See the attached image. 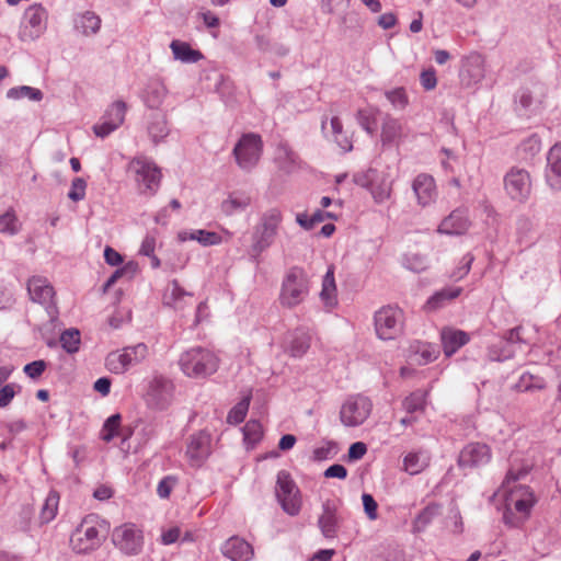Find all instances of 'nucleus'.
I'll use <instances>...</instances> for the list:
<instances>
[{
	"mask_svg": "<svg viewBox=\"0 0 561 561\" xmlns=\"http://www.w3.org/2000/svg\"><path fill=\"white\" fill-rule=\"evenodd\" d=\"M27 291L31 299L41 305L49 304L55 296L53 286L42 276H33L28 279Z\"/></svg>",
	"mask_w": 561,
	"mask_h": 561,
	"instance_id": "24",
	"label": "nucleus"
},
{
	"mask_svg": "<svg viewBox=\"0 0 561 561\" xmlns=\"http://www.w3.org/2000/svg\"><path fill=\"white\" fill-rule=\"evenodd\" d=\"M309 294V280L305 271L298 266L286 273L279 293V304L285 308L300 305Z\"/></svg>",
	"mask_w": 561,
	"mask_h": 561,
	"instance_id": "4",
	"label": "nucleus"
},
{
	"mask_svg": "<svg viewBox=\"0 0 561 561\" xmlns=\"http://www.w3.org/2000/svg\"><path fill=\"white\" fill-rule=\"evenodd\" d=\"M172 391L173 386L168 379L156 377L148 386L146 402L152 409L163 410L171 402Z\"/></svg>",
	"mask_w": 561,
	"mask_h": 561,
	"instance_id": "15",
	"label": "nucleus"
},
{
	"mask_svg": "<svg viewBox=\"0 0 561 561\" xmlns=\"http://www.w3.org/2000/svg\"><path fill=\"white\" fill-rule=\"evenodd\" d=\"M148 354V347L144 343L124 347L121 351L111 352L105 358L106 368L113 374H124L130 367L141 363Z\"/></svg>",
	"mask_w": 561,
	"mask_h": 561,
	"instance_id": "7",
	"label": "nucleus"
},
{
	"mask_svg": "<svg viewBox=\"0 0 561 561\" xmlns=\"http://www.w3.org/2000/svg\"><path fill=\"white\" fill-rule=\"evenodd\" d=\"M371 401L362 394L350 397L340 411L341 422L348 427L362 425L370 415Z\"/></svg>",
	"mask_w": 561,
	"mask_h": 561,
	"instance_id": "11",
	"label": "nucleus"
},
{
	"mask_svg": "<svg viewBox=\"0 0 561 561\" xmlns=\"http://www.w3.org/2000/svg\"><path fill=\"white\" fill-rule=\"evenodd\" d=\"M473 260H474V257L470 253H467L466 255H463L460 261V265L451 274V277H454L455 279L463 278L469 273Z\"/></svg>",
	"mask_w": 561,
	"mask_h": 561,
	"instance_id": "58",
	"label": "nucleus"
},
{
	"mask_svg": "<svg viewBox=\"0 0 561 561\" xmlns=\"http://www.w3.org/2000/svg\"><path fill=\"white\" fill-rule=\"evenodd\" d=\"M386 98L394 107L400 110L404 108L409 103L408 95L403 88H397L386 92Z\"/></svg>",
	"mask_w": 561,
	"mask_h": 561,
	"instance_id": "51",
	"label": "nucleus"
},
{
	"mask_svg": "<svg viewBox=\"0 0 561 561\" xmlns=\"http://www.w3.org/2000/svg\"><path fill=\"white\" fill-rule=\"evenodd\" d=\"M279 168L289 173L297 167L298 156L287 145H280L277 148V157Z\"/></svg>",
	"mask_w": 561,
	"mask_h": 561,
	"instance_id": "40",
	"label": "nucleus"
},
{
	"mask_svg": "<svg viewBox=\"0 0 561 561\" xmlns=\"http://www.w3.org/2000/svg\"><path fill=\"white\" fill-rule=\"evenodd\" d=\"M485 76L484 58L478 53L470 54L463 61L460 72L461 81L470 87L480 82Z\"/></svg>",
	"mask_w": 561,
	"mask_h": 561,
	"instance_id": "19",
	"label": "nucleus"
},
{
	"mask_svg": "<svg viewBox=\"0 0 561 561\" xmlns=\"http://www.w3.org/2000/svg\"><path fill=\"white\" fill-rule=\"evenodd\" d=\"M332 136L336 145L344 151L350 152L353 149V142L343 131V124L337 116H333L330 121Z\"/></svg>",
	"mask_w": 561,
	"mask_h": 561,
	"instance_id": "43",
	"label": "nucleus"
},
{
	"mask_svg": "<svg viewBox=\"0 0 561 561\" xmlns=\"http://www.w3.org/2000/svg\"><path fill=\"white\" fill-rule=\"evenodd\" d=\"M546 179L550 187L561 190V144H556L548 152Z\"/></svg>",
	"mask_w": 561,
	"mask_h": 561,
	"instance_id": "26",
	"label": "nucleus"
},
{
	"mask_svg": "<svg viewBox=\"0 0 561 561\" xmlns=\"http://www.w3.org/2000/svg\"><path fill=\"white\" fill-rule=\"evenodd\" d=\"M251 204V197L243 192H233L221 203V210L231 216L237 211L244 210Z\"/></svg>",
	"mask_w": 561,
	"mask_h": 561,
	"instance_id": "33",
	"label": "nucleus"
},
{
	"mask_svg": "<svg viewBox=\"0 0 561 561\" xmlns=\"http://www.w3.org/2000/svg\"><path fill=\"white\" fill-rule=\"evenodd\" d=\"M250 398H244L238 402L228 413L227 422L229 424H240L243 422L249 410Z\"/></svg>",
	"mask_w": 561,
	"mask_h": 561,
	"instance_id": "49",
	"label": "nucleus"
},
{
	"mask_svg": "<svg viewBox=\"0 0 561 561\" xmlns=\"http://www.w3.org/2000/svg\"><path fill=\"white\" fill-rule=\"evenodd\" d=\"M514 350L510 348V342L501 341L491 344L488 348V358L493 362H502L513 356Z\"/></svg>",
	"mask_w": 561,
	"mask_h": 561,
	"instance_id": "45",
	"label": "nucleus"
},
{
	"mask_svg": "<svg viewBox=\"0 0 561 561\" xmlns=\"http://www.w3.org/2000/svg\"><path fill=\"white\" fill-rule=\"evenodd\" d=\"M430 463V457L422 453H409L403 459V468L410 474H417Z\"/></svg>",
	"mask_w": 561,
	"mask_h": 561,
	"instance_id": "38",
	"label": "nucleus"
},
{
	"mask_svg": "<svg viewBox=\"0 0 561 561\" xmlns=\"http://www.w3.org/2000/svg\"><path fill=\"white\" fill-rule=\"evenodd\" d=\"M58 504L59 494L56 491H50L41 508L39 519L42 523L47 524L56 517L58 512Z\"/></svg>",
	"mask_w": 561,
	"mask_h": 561,
	"instance_id": "42",
	"label": "nucleus"
},
{
	"mask_svg": "<svg viewBox=\"0 0 561 561\" xmlns=\"http://www.w3.org/2000/svg\"><path fill=\"white\" fill-rule=\"evenodd\" d=\"M320 299L327 308H333L337 305L336 285L334 278V267L330 266L322 279V289Z\"/></svg>",
	"mask_w": 561,
	"mask_h": 561,
	"instance_id": "30",
	"label": "nucleus"
},
{
	"mask_svg": "<svg viewBox=\"0 0 561 561\" xmlns=\"http://www.w3.org/2000/svg\"><path fill=\"white\" fill-rule=\"evenodd\" d=\"M492 458L489 445L480 442L467 444L459 453L457 463L460 469H476L490 462Z\"/></svg>",
	"mask_w": 561,
	"mask_h": 561,
	"instance_id": "13",
	"label": "nucleus"
},
{
	"mask_svg": "<svg viewBox=\"0 0 561 561\" xmlns=\"http://www.w3.org/2000/svg\"><path fill=\"white\" fill-rule=\"evenodd\" d=\"M525 472L526 469L524 467L518 469L516 473L513 470H508L503 483L505 502L503 519L505 524L514 527L522 526L526 516V490L523 485L511 486V483L519 480Z\"/></svg>",
	"mask_w": 561,
	"mask_h": 561,
	"instance_id": "1",
	"label": "nucleus"
},
{
	"mask_svg": "<svg viewBox=\"0 0 561 561\" xmlns=\"http://www.w3.org/2000/svg\"><path fill=\"white\" fill-rule=\"evenodd\" d=\"M275 493L284 512L290 516L299 514L302 503L300 491L290 474L285 470L277 473Z\"/></svg>",
	"mask_w": 561,
	"mask_h": 561,
	"instance_id": "8",
	"label": "nucleus"
},
{
	"mask_svg": "<svg viewBox=\"0 0 561 561\" xmlns=\"http://www.w3.org/2000/svg\"><path fill=\"white\" fill-rule=\"evenodd\" d=\"M221 552L231 561H250L254 556L252 546L238 536L230 537L222 545Z\"/></svg>",
	"mask_w": 561,
	"mask_h": 561,
	"instance_id": "21",
	"label": "nucleus"
},
{
	"mask_svg": "<svg viewBox=\"0 0 561 561\" xmlns=\"http://www.w3.org/2000/svg\"><path fill=\"white\" fill-rule=\"evenodd\" d=\"M60 343L62 348L69 353L73 354L79 351L80 345V332L77 329H68L65 330L60 335Z\"/></svg>",
	"mask_w": 561,
	"mask_h": 561,
	"instance_id": "48",
	"label": "nucleus"
},
{
	"mask_svg": "<svg viewBox=\"0 0 561 561\" xmlns=\"http://www.w3.org/2000/svg\"><path fill=\"white\" fill-rule=\"evenodd\" d=\"M114 545L126 554H137L141 550L142 536L134 525H123L113 533Z\"/></svg>",
	"mask_w": 561,
	"mask_h": 561,
	"instance_id": "16",
	"label": "nucleus"
},
{
	"mask_svg": "<svg viewBox=\"0 0 561 561\" xmlns=\"http://www.w3.org/2000/svg\"><path fill=\"white\" fill-rule=\"evenodd\" d=\"M310 343V334L305 330L298 329L293 333L287 351L291 357H301L309 350Z\"/></svg>",
	"mask_w": 561,
	"mask_h": 561,
	"instance_id": "32",
	"label": "nucleus"
},
{
	"mask_svg": "<svg viewBox=\"0 0 561 561\" xmlns=\"http://www.w3.org/2000/svg\"><path fill=\"white\" fill-rule=\"evenodd\" d=\"M370 191H371V194H373L375 201L377 203H382L383 201L389 198L391 188L389 185L383 184L379 187L373 186Z\"/></svg>",
	"mask_w": 561,
	"mask_h": 561,
	"instance_id": "64",
	"label": "nucleus"
},
{
	"mask_svg": "<svg viewBox=\"0 0 561 561\" xmlns=\"http://www.w3.org/2000/svg\"><path fill=\"white\" fill-rule=\"evenodd\" d=\"M104 259L105 262L111 266H117L123 263V256L108 245L104 250Z\"/></svg>",
	"mask_w": 561,
	"mask_h": 561,
	"instance_id": "63",
	"label": "nucleus"
},
{
	"mask_svg": "<svg viewBox=\"0 0 561 561\" xmlns=\"http://www.w3.org/2000/svg\"><path fill=\"white\" fill-rule=\"evenodd\" d=\"M173 57L184 64H196L203 59L199 50L193 49L186 42L173 39L170 44Z\"/></svg>",
	"mask_w": 561,
	"mask_h": 561,
	"instance_id": "29",
	"label": "nucleus"
},
{
	"mask_svg": "<svg viewBox=\"0 0 561 561\" xmlns=\"http://www.w3.org/2000/svg\"><path fill=\"white\" fill-rule=\"evenodd\" d=\"M7 98L13 99V100L27 98L32 101H42L44 98V94L39 89L28 87V85H21V87L9 89L7 92Z\"/></svg>",
	"mask_w": 561,
	"mask_h": 561,
	"instance_id": "46",
	"label": "nucleus"
},
{
	"mask_svg": "<svg viewBox=\"0 0 561 561\" xmlns=\"http://www.w3.org/2000/svg\"><path fill=\"white\" fill-rule=\"evenodd\" d=\"M179 239L181 241L196 240L204 247L216 245L221 242V237L217 232L203 229H198L192 232L182 231L179 233Z\"/></svg>",
	"mask_w": 561,
	"mask_h": 561,
	"instance_id": "36",
	"label": "nucleus"
},
{
	"mask_svg": "<svg viewBox=\"0 0 561 561\" xmlns=\"http://www.w3.org/2000/svg\"><path fill=\"white\" fill-rule=\"evenodd\" d=\"M412 187L419 204L422 206L430 205L436 197L435 181L428 174H419L414 179Z\"/></svg>",
	"mask_w": 561,
	"mask_h": 561,
	"instance_id": "27",
	"label": "nucleus"
},
{
	"mask_svg": "<svg viewBox=\"0 0 561 561\" xmlns=\"http://www.w3.org/2000/svg\"><path fill=\"white\" fill-rule=\"evenodd\" d=\"M94 517H84L70 537V546L77 554H88L102 545L99 529L93 525Z\"/></svg>",
	"mask_w": 561,
	"mask_h": 561,
	"instance_id": "6",
	"label": "nucleus"
},
{
	"mask_svg": "<svg viewBox=\"0 0 561 561\" xmlns=\"http://www.w3.org/2000/svg\"><path fill=\"white\" fill-rule=\"evenodd\" d=\"M167 94L165 87L158 81L148 84L145 91V103L150 108H158Z\"/></svg>",
	"mask_w": 561,
	"mask_h": 561,
	"instance_id": "39",
	"label": "nucleus"
},
{
	"mask_svg": "<svg viewBox=\"0 0 561 561\" xmlns=\"http://www.w3.org/2000/svg\"><path fill=\"white\" fill-rule=\"evenodd\" d=\"M403 137L404 128L402 123L398 118L387 114L383 117L380 131V140L382 146H398Z\"/></svg>",
	"mask_w": 561,
	"mask_h": 561,
	"instance_id": "25",
	"label": "nucleus"
},
{
	"mask_svg": "<svg viewBox=\"0 0 561 561\" xmlns=\"http://www.w3.org/2000/svg\"><path fill=\"white\" fill-rule=\"evenodd\" d=\"M280 222V211L273 208L265 211L260 222L255 226L249 255L256 263L259 262V256L273 244Z\"/></svg>",
	"mask_w": 561,
	"mask_h": 561,
	"instance_id": "3",
	"label": "nucleus"
},
{
	"mask_svg": "<svg viewBox=\"0 0 561 561\" xmlns=\"http://www.w3.org/2000/svg\"><path fill=\"white\" fill-rule=\"evenodd\" d=\"M359 126L370 136L376 131V112L373 108H360L356 113Z\"/></svg>",
	"mask_w": 561,
	"mask_h": 561,
	"instance_id": "47",
	"label": "nucleus"
},
{
	"mask_svg": "<svg viewBox=\"0 0 561 561\" xmlns=\"http://www.w3.org/2000/svg\"><path fill=\"white\" fill-rule=\"evenodd\" d=\"M186 297H192V294L184 290L176 279L171 280L163 293V304L172 307L175 310H183L185 307L184 300Z\"/></svg>",
	"mask_w": 561,
	"mask_h": 561,
	"instance_id": "28",
	"label": "nucleus"
},
{
	"mask_svg": "<svg viewBox=\"0 0 561 561\" xmlns=\"http://www.w3.org/2000/svg\"><path fill=\"white\" fill-rule=\"evenodd\" d=\"M323 474L325 478L345 479L347 477V470L343 465L334 463L327 468Z\"/></svg>",
	"mask_w": 561,
	"mask_h": 561,
	"instance_id": "62",
	"label": "nucleus"
},
{
	"mask_svg": "<svg viewBox=\"0 0 561 561\" xmlns=\"http://www.w3.org/2000/svg\"><path fill=\"white\" fill-rule=\"evenodd\" d=\"M128 171L134 173L141 193L154 194L160 185L161 171L154 162L145 158H134L128 163Z\"/></svg>",
	"mask_w": 561,
	"mask_h": 561,
	"instance_id": "5",
	"label": "nucleus"
},
{
	"mask_svg": "<svg viewBox=\"0 0 561 561\" xmlns=\"http://www.w3.org/2000/svg\"><path fill=\"white\" fill-rule=\"evenodd\" d=\"M121 424V415L113 414L111 415L103 425V434L102 439L105 442L112 440L116 435Z\"/></svg>",
	"mask_w": 561,
	"mask_h": 561,
	"instance_id": "50",
	"label": "nucleus"
},
{
	"mask_svg": "<svg viewBox=\"0 0 561 561\" xmlns=\"http://www.w3.org/2000/svg\"><path fill=\"white\" fill-rule=\"evenodd\" d=\"M470 226L467 208L453 210L438 226V232L446 234H462Z\"/></svg>",
	"mask_w": 561,
	"mask_h": 561,
	"instance_id": "22",
	"label": "nucleus"
},
{
	"mask_svg": "<svg viewBox=\"0 0 561 561\" xmlns=\"http://www.w3.org/2000/svg\"><path fill=\"white\" fill-rule=\"evenodd\" d=\"M87 182L82 178L73 179L68 197L73 202H79L85 196Z\"/></svg>",
	"mask_w": 561,
	"mask_h": 561,
	"instance_id": "55",
	"label": "nucleus"
},
{
	"mask_svg": "<svg viewBox=\"0 0 561 561\" xmlns=\"http://www.w3.org/2000/svg\"><path fill=\"white\" fill-rule=\"evenodd\" d=\"M367 453V446L363 442L353 443L348 448V458L350 460H358L362 459Z\"/></svg>",
	"mask_w": 561,
	"mask_h": 561,
	"instance_id": "60",
	"label": "nucleus"
},
{
	"mask_svg": "<svg viewBox=\"0 0 561 561\" xmlns=\"http://www.w3.org/2000/svg\"><path fill=\"white\" fill-rule=\"evenodd\" d=\"M526 172L513 167L504 176V190L513 201L523 203L525 199Z\"/></svg>",
	"mask_w": 561,
	"mask_h": 561,
	"instance_id": "20",
	"label": "nucleus"
},
{
	"mask_svg": "<svg viewBox=\"0 0 561 561\" xmlns=\"http://www.w3.org/2000/svg\"><path fill=\"white\" fill-rule=\"evenodd\" d=\"M75 25L83 35H92L99 32L101 19L94 12L87 11L77 16Z\"/></svg>",
	"mask_w": 561,
	"mask_h": 561,
	"instance_id": "35",
	"label": "nucleus"
},
{
	"mask_svg": "<svg viewBox=\"0 0 561 561\" xmlns=\"http://www.w3.org/2000/svg\"><path fill=\"white\" fill-rule=\"evenodd\" d=\"M47 11L42 4L30 5L23 15L19 32L22 42L34 41L41 36L46 28Z\"/></svg>",
	"mask_w": 561,
	"mask_h": 561,
	"instance_id": "12",
	"label": "nucleus"
},
{
	"mask_svg": "<svg viewBox=\"0 0 561 561\" xmlns=\"http://www.w3.org/2000/svg\"><path fill=\"white\" fill-rule=\"evenodd\" d=\"M242 431L243 439L248 447H254L263 437V427L255 420L248 421Z\"/></svg>",
	"mask_w": 561,
	"mask_h": 561,
	"instance_id": "44",
	"label": "nucleus"
},
{
	"mask_svg": "<svg viewBox=\"0 0 561 561\" xmlns=\"http://www.w3.org/2000/svg\"><path fill=\"white\" fill-rule=\"evenodd\" d=\"M445 356L450 357L469 343L470 335L460 329L444 327L439 333Z\"/></svg>",
	"mask_w": 561,
	"mask_h": 561,
	"instance_id": "18",
	"label": "nucleus"
},
{
	"mask_svg": "<svg viewBox=\"0 0 561 561\" xmlns=\"http://www.w3.org/2000/svg\"><path fill=\"white\" fill-rule=\"evenodd\" d=\"M170 133L168 127L167 116L161 112H156L151 115L148 123V134L154 144L163 140Z\"/></svg>",
	"mask_w": 561,
	"mask_h": 561,
	"instance_id": "31",
	"label": "nucleus"
},
{
	"mask_svg": "<svg viewBox=\"0 0 561 561\" xmlns=\"http://www.w3.org/2000/svg\"><path fill=\"white\" fill-rule=\"evenodd\" d=\"M462 289L460 287H446L438 291H436L433 296H431L426 302V307L430 310H437L446 306V304L456 299Z\"/></svg>",
	"mask_w": 561,
	"mask_h": 561,
	"instance_id": "34",
	"label": "nucleus"
},
{
	"mask_svg": "<svg viewBox=\"0 0 561 561\" xmlns=\"http://www.w3.org/2000/svg\"><path fill=\"white\" fill-rule=\"evenodd\" d=\"M15 396L14 385L8 383L0 389V408H5L10 404Z\"/></svg>",
	"mask_w": 561,
	"mask_h": 561,
	"instance_id": "61",
	"label": "nucleus"
},
{
	"mask_svg": "<svg viewBox=\"0 0 561 561\" xmlns=\"http://www.w3.org/2000/svg\"><path fill=\"white\" fill-rule=\"evenodd\" d=\"M426 391L420 389L413 391L402 401L403 410L409 414L423 412L426 404Z\"/></svg>",
	"mask_w": 561,
	"mask_h": 561,
	"instance_id": "41",
	"label": "nucleus"
},
{
	"mask_svg": "<svg viewBox=\"0 0 561 561\" xmlns=\"http://www.w3.org/2000/svg\"><path fill=\"white\" fill-rule=\"evenodd\" d=\"M402 311L393 307H383L375 313V330L381 340H394L402 332Z\"/></svg>",
	"mask_w": 561,
	"mask_h": 561,
	"instance_id": "10",
	"label": "nucleus"
},
{
	"mask_svg": "<svg viewBox=\"0 0 561 561\" xmlns=\"http://www.w3.org/2000/svg\"><path fill=\"white\" fill-rule=\"evenodd\" d=\"M176 484L178 478L175 476H167L158 483L157 494L161 499H168Z\"/></svg>",
	"mask_w": 561,
	"mask_h": 561,
	"instance_id": "54",
	"label": "nucleus"
},
{
	"mask_svg": "<svg viewBox=\"0 0 561 561\" xmlns=\"http://www.w3.org/2000/svg\"><path fill=\"white\" fill-rule=\"evenodd\" d=\"M421 85L426 90L431 91L435 89L437 84L436 72L433 68L423 70L420 75Z\"/></svg>",
	"mask_w": 561,
	"mask_h": 561,
	"instance_id": "59",
	"label": "nucleus"
},
{
	"mask_svg": "<svg viewBox=\"0 0 561 561\" xmlns=\"http://www.w3.org/2000/svg\"><path fill=\"white\" fill-rule=\"evenodd\" d=\"M339 520L335 505L330 500L325 501L322 504V514L318 518V526L321 534L328 539L335 538Z\"/></svg>",
	"mask_w": 561,
	"mask_h": 561,
	"instance_id": "23",
	"label": "nucleus"
},
{
	"mask_svg": "<svg viewBox=\"0 0 561 561\" xmlns=\"http://www.w3.org/2000/svg\"><path fill=\"white\" fill-rule=\"evenodd\" d=\"M136 272V265L133 262L127 263L121 268H117L110 278L104 284V290H107L110 287H112L118 278H121L124 275L129 274V277H133V275Z\"/></svg>",
	"mask_w": 561,
	"mask_h": 561,
	"instance_id": "53",
	"label": "nucleus"
},
{
	"mask_svg": "<svg viewBox=\"0 0 561 561\" xmlns=\"http://www.w3.org/2000/svg\"><path fill=\"white\" fill-rule=\"evenodd\" d=\"M127 105L124 101H115L108 106L101 122L93 126L95 136L104 138L116 130L125 119Z\"/></svg>",
	"mask_w": 561,
	"mask_h": 561,
	"instance_id": "14",
	"label": "nucleus"
},
{
	"mask_svg": "<svg viewBox=\"0 0 561 561\" xmlns=\"http://www.w3.org/2000/svg\"><path fill=\"white\" fill-rule=\"evenodd\" d=\"M362 501H363L364 512L366 513L367 517L370 520L377 519V517H378V514H377L378 504L375 501V499L373 497V495L368 494V493H364L362 495Z\"/></svg>",
	"mask_w": 561,
	"mask_h": 561,
	"instance_id": "57",
	"label": "nucleus"
},
{
	"mask_svg": "<svg viewBox=\"0 0 561 561\" xmlns=\"http://www.w3.org/2000/svg\"><path fill=\"white\" fill-rule=\"evenodd\" d=\"M263 149V141L260 135L243 134L236 144L232 154L237 164L245 171L252 170L259 162Z\"/></svg>",
	"mask_w": 561,
	"mask_h": 561,
	"instance_id": "9",
	"label": "nucleus"
},
{
	"mask_svg": "<svg viewBox=\"0 0 561 561\" xmlns=\"http://www.w3.org/2000/svg\"><path fill=\"white\" fill-rule=\"evenodd\" d=\"M46 362L43 359L34 360L28 364H26L23 368V371L32 379H36L41 377V375L46 369Z\"/></svg>",
	"mask_w": 561,
	"mask_h": 561,
	"instance_id": "56",
	"label": "nucleus"
},
{
	"mask_svg": "<svg viewBox=\"0 0 561 561\" xmlns=\"http://www.w3.org/2000/svg\"><path fill=\"white\" fill-rule=\"evenodd\" d=\"M442 506L437 503H431L425 506L415 517L413 522V530L415 533L423 531L432 520L440 514Z\"/></svg>",
	"mask_w": 561,
	"mask_h": 561,
	"instance_id": "37",
	"label": "nucleus"
},
{
	"mask_svg": "<svg viewBox=\"0 0 561 561\" xmlns=\"http://www.w3.org/2000/svg\"><path fill=\"white\" fill-rule=\"evenodd\" d=\"M376 178H377V170L370 168L364 172H358V173L354 174L353 181L358 186L371 190Z\"/></svg>",
	"mask_w": 561,
	"mask_h": 561,
	"instance_id": "52",
	"label": "nucleus"
},
{
	"mask_svg": "<svg viewBox=\"0 0 561 561\" xmlns=\"http://www.w3.org/2000/svg\"><path fill=\"white\" fill-rule=\"evenodd\" d=\"M179 365L187 377L205 378L217 371L219 358L206 347L194 346L181 354Z\"/></svg>",
	"mask_w": 561,
	"mask_h": 561,
	"instance_id": "2",
	"label": "nucleus"
},
{
	"mask_svg": "<svg viewBox=\"0 0 561 561\" xmlns=\"http://www.w3.org/2000/svg\"><path fill=\"white\" fill-rule=\"evenodd\" d=\"M210 454V436L199 432L191 436L186 456L192 467H201Z\"/></svg>",
	"mask_w": 561,
	"mask_h": 561,
	"instance_id": "17",
	"label": "nucleus"
}]
</instances>
